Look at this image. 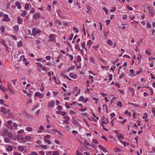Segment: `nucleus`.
<instances>
[{
    "label": "nucleus",
    "instance_id": "obj_1",
    "mask_svg": "<svg viewBox=\"0 0 155 155\" xmlns=\"http://www.w3.org/2000/svg\"><path fill=\"white\" fill-rule=\"evenodd\" d=\"M10 20V18L8 17V15L5 14L3 15V18L2 19V21L8 22Z\"/></svg>",
    "mask_w": 155,
    "mask_h": 155
},
{
    "label": "nucleus",
    "instance_id": "obj_2",
    "mask_svg": "<svg viewBox=\"0 0 155 155\" xmlns=\"http://www.w3.org/2000/svg\"><path fill=\"white\" fill-rule=\"evenodd\" d=\"M56 35L54 34H51L49 36V41H53L55 40Z\"/></svg>",
    "mask_w": 155,
    "mask_h": 155
},
{
    "label": "nucleus",
    "instance_id": "obj_3",
    "mask_svg": "<svg viewBox=\"0 0 155 155\" xmlns=\"http://www.w3.org/2000/svg\"><path fill=\"white\" fill-rule=\"evenodd\" d=\"M55 104V102L53 101H50L48 102V107L51 108H52L54 107Z\"/></svg>",
    "mask_w": 155,
    "mask_h": 155
},
{
    "label": "nucleus",
    "instance_id": "obj_4",
    "mask_svg": "<svg viewBox=\"0 0 155 155\" xmlns=\"http://www.w3.org/2000/svg\"><path fill=\"white\" fill-rule=\"evenodd\" d=\"M35 97H38L39 98H42L44 97V94L42 93L41 94L39 92H37L35 94Z\"/></svg>",
    "mask_w": 155,
    "mask_h": 155
},
{
    "label": "nucleus",
    "instance_id": "obj_5",
    "mask_svg": "<svg viewBox=\"0 0 155 155\" xmlns=\"http://www.w3.org/2000/svg\"><path fill=\"white\" fill-rule=\"evenodd\" d=\"M36 28H33L32 30V33L31 34V36H33L34 37L37 34V33H36Z\"/></svg>",
    "mask_w": 155,
    "mask_h": 155
},
{
    "label": "nucleus",
    "instance_id": "obj_6",
    "mask_svg": "<svg viewBox=\"0 0 155 155\" xmlns=\"http://www.w3.org/2000/svg\"><path fill=\"white\" fill-rule=\"evenodd\" d=\"M40 16V14L38 13H35L33 16V18L36 19L37 18H39Z\"/></svg>",
    "mask_w": 155,
    "mask_h": 155
},
{
    "label": "nucleus",
    "instance_id": "obj_7",
    "mask_svg": "<svg viewBox=\"0 0 155 155\" xmlns=\"http://www.w3.org/2000/svg\"><path fill=\"white\" fill-rule=\"evenodd\" d=\"M31 139V137L30 136L25 137V138H23V141L24 142H25L26 141H29Z\"/></svg>",
    "mask_w": 155,
    "mask_h": 155
},
{
    "label": "nucleus",
    "instance_id": "obj_8",
    "mask_svg": "<svg viewBox=\"0 0 155 155\" xmlns=\"http://www.w3.org/2000/svg\"><path fill=\"white\" fill-rule=\"evenodd\" d=\"M8 130L6 129H5L2 132V136L5 137L8 133Z\"/></svg>",
    "mask_w": 155,
    "mask_h": 155
},
{
    "label": "nucleus",
    "instance_id": "obj_9",
    "mask_svg": "<svg viewBox=\"0 0 155 155\" xmlns=\"http://www.w3.org/2000/svg\"><path fill=\"white\" fill-rule=\"evenodd\" d=\"M18 23L19 25L21 24L22 23V20L21 18L20 17L18 16L17 18Z\"/></svg>",
    "mask_w": 155,
    "mask_h": 155
},
{
    "label": "nucleus",
    "instance_id": "obj_10",
    "mask_svg": "<svg viewBox=\"0 0 155 155\" xmlns=\"http://www.w3.org/2000/svg\"><path fill=\"white\" fill-rule=\"evenodd\" d=\"M72 121L74 124L78 127H79L80 126V124L78 122L74 119H72Z\"/></svg>",
    "mask_w": 155,
    "mask_h": 155
},
{
    "label": "nucleus",
    "instance_id": "obj_11",
    "mask_svg": "<svg viewBox=\"0 0 155 155\" xmlns=\"http://www.w3.org/2000/svg\"><path fill=\"white\" fill-rule=\"evenodd\" d=\"M149 13L151 16H153L154 15V10L153 9L149 10Z\"/></svg>",
    "mask_w": 155,
    "mask_h": 155
},
{
    "label": "nucleus",
    "instance_id": "obj_12",
    "mask_svg": "<svg viewBox=\"0 0 155 155\" xmlns=\"http://www.w3.org/2000/svg\"><path fill=\"white\" fill-rule=\"evenodd\" d=\"M69 76L73 78L76 79L78 76L77 75L74 74L73 73H71L69 74Z\"/></svg>",
    "mask_w": 155,
    "mask_h": 155
},
{
    "label": "nucleus",
    "instance_id": "obj_13",
    "mask_svg": "<svg viewBox=\"0 0 155 155\" xmlns=\"http://www.w3.org/2000/svg\"><path fill=\"white\" fill-rule=\"evenodd\" d=\"M39 130H38V132L40 133L42 132V131L44 130H45V128L42 125H40V127H39Z\"/></svg>",
    "mask_w": 155,
    "mask_h": 155
},
{
    "label": "nucleus",
    "instance_id": "obj_14",
    "mask_svg": "<svg viewBox=\"0 0 155 155\" xmlns=\"http://www.w3.org/2000/svg\"><path fill=\"white\" fill-rule=\"evenodd\" d=\"M53 131L55 133H57L58 135H62L61 134V132L60 131H58L57 129H52Z\"/></svg>",
    "mask_w": 155,
    "mask_h": 155
},
{
    "label": "nucleus",
    "instance_id": "obj_15",
    "mask_svg": "<svg viewBox=\"0 0 155 155\" xmlns=\"http://www.w3.org/2000/svg\"><path fill=\"white\" fill-rule=\"evenodd\" d=\"M7 150L8 151H12L13 150L12 147L11 145H9L7 148Z\"/></svg>",
    "mask_w": 155,
    "mask_h": 155
},
{
    "label": "nucleus",
    "instance_id": "obj_16",
    "mask_svg": "<svg viewBox=\"0 0 155 155\" xmlns=\"http://www.w3.org/2000/svg\"><path fill=\"white\" fill-rule=\"evenodd\" d=\"M14 30L16 32H17L19 30V26L16 25L13 27Z\"/></svg>",
    "mask_w": 155,
    "mask_h": 155
},
{
    "label": "nucleus",
    "instance_id": "obj_17",
    "mask_svg": "<svg viewBox=\"0 0 155 155\" xmlns=\"http://www.w3.org/2000/svg\"><path fill=\"white\" fill-rule=\"evenodd\" d=\"M7 137L8 138L10 139H12L13 137L12 134L10 132H8V133Z\"/></svg>",
    "mask_w": 155,
    "mask_h": 155
},
{
    "label": "nucleus",
    "instance_id": "obj_18",
    "mask_svg": "<svg viewBox=\"0 0 155 155\" xmlns=\"http://www.w3.org/2000/svg\"><path fill=\"white\" fill-rule=\"evenodd\" d=\"M1 111L5 114L7 113V111H6V108L3 107H1Z\"/></svg>",
    "mask_w": 155,
    "mask_h": 155
},
{
    "label": "nucleus",
    "instance_id": "obj_19",
    "mask_svg": "<svg viewBox=\"0 0 155 155\" xmlns=\"http://www.w3.org/2000/svg\"><path fill=\"white\" fill-rule=\"evenodd\" d=\"M15 5L19 9H20L21 8V5L18 2H15Z\"/></svg>",
    "mask_w": 155,
    "mask_h": 155
},
{
    "label": "nucleus",
    "instance_id": "obj_20",
    "mask_svg": "<svg viewBox=\"0 0 155 155\" xmlns=\"http://www.w3.org/2000/svg\"><path fill=\"white\" fill-rule=\"evenodd\" d=\"M18 150L21 152L23 151L24 150V148L23 146L20 145L18 147Z\"/></svg>",
    "mask_w": 155,
    "mask_h": 155
},
{
    "label": "nucleus",
    "instance_id": "obj_21",
    "mask_svg": "<svg viewBox=\"0 0 155 155\" xmlns=\"http://www.w3.org/2000/svg\"><path fill=\"white\" fill-rule=\"evenodd\" d=\"M1 32L2 33H4L5 32V27L4 26H1L0 28Z\"/></svg>",
    "mask_w": 155,
    "mask_h": 155
},
{
    "label": "nucleus",
    "instance_id": "obj_22",
    "mask_svg": "<svg viewBox=\"0 0 155 155\" xmlns=\"http://www.w3.org/2000/svg\"><path fill=\"white\" fill-rule=\"evenodd\" d=\"M16 138L18 139H19L21 140H23V137L21 135H17V136Z\"/></svg>",
    "mask_w": 155,
    "mask_h": 155
},
{
    "label": "nucleus",
    "instance_id": "obj_23",
    "mask_svg": "<svg viewBox=\"0 0 155 155\" xmlns=\"http://www.w3.org/2000/svg\"><path fill=\"white\" fill-rule=\"evenodd\" d=\"M0 41L2 42L4 46H6L5 41L4 39L1 38H0Z\"/></svg>",
    "mask_w": 155,
    "mask_h": 155
},
{
    "label": "nucleus",
    "instance_id": "obj_24",
    "mask_svg": "<svg viewBox=\"0 0 155 155\" xmlns=\"http://www.w3.org/2000/svg\"><path fill=\"white\" fill-rule=\"evenodd\" d=\"M75 68L74 66H72L71 67H70L67 70V72H68L69 71L71 70H73Z\"/></svg>",
    "mask_w": 155,
    "mask_h": 155
},
{
    "label": "nucleus",
    "instance_id": "obj_25",
    "mask_svg": "<svg viewBox=\"0 0 155 155\" xmlns=\"http://www.w3.org/2000/svg\"><path fill=\"white\" fill-rule=\"evenodd\" d=\"M4 140L5 141V142L6 143H9L10 142V140L8 139V138H7V137H5L4 138Z\"/></svg>",
    "mask_w": 155,
    "mask_h": 155
},
{
    "label": "nucleus",
    "instance_id": "obj_26",
    "mask_svg": "<svg viewBox=\"0 0 155 155\" xmlns=\"http://www.w3.org/2000/svg\"><path fill=\"white\" fill-rule=\"evenodd\" d=\"M75 48L78 50H80V48L79 45L78 44H76L75 46Z\"/></svg>",
    "mask_w": 155,
    "mask_h": 155
},
{
    "label": "nucleus",
    "instance_id": "obj_27",
    "mask_svg": "<svg viewBox=\"0 0 155 155\" xmlns=\"http://www.w3.org/2000/svg\"><path fill=\"white\" fill-rule=\"evenodd\" d=\"M107 43L110 45H113L112 41L110 40H108L107 41Z\"/></svg>",
    "mask_w": 155,
    "mask_h": 155
},
{
    "label": "nucleus",
    "instance_id": "obj_28",
    "mask_svg": "<svg viewBox=\"0 0 155 155\" xmlns=\"http://www.w3.org/2000/svg\"><path fill=\"white\" fill-rule=\"evenodd\" d=\"M6 127L7 128H8V129H12L13 127L12 126V125H8L7 124L6 125Z\"/></svg>",
    "mask_w": 155,
    "mask_h": 155
},
{
    "label": "nucleus",
    "instance_id": "obj_29",
    "mask_svg": "<svg viewBox=\"0 0 155 155\" xmlns=\"http://www.w3.org/2000/svg\"><path fill=\"white\" fill-rule=\"evenodd\" d=\"M44 140L47 143H48V144H50L51 143V141L49 140H48L47 139H46L45 138L44 139Z\"/></svg>",
    "mask_w": 155,
    "mask_h": 155
},
{
    "label": "nucleus",
    "instance_id": "obj_30",
    "mask_svg": "<svg viewBox=\"0 0 155 155\" xmlns=\"http://www.w3.org/2000/svg\"><path fill=\"white\" fill-rule=\"evenodd\" d=\"M117 105L119 106L120 107H122V103L120 101H119L117 104Z\"/></svg>",
    "mask_w": 155,
    "mask_h": 155
},
{
    "label": "nucleus",
    "instance_id": "obj_31",
    "mask_svg": "<svg viewBox=\"0 0 155 155\" xmlns=\"http://www.w3.org/2000/svg\"><path fill=\"white\" fill-rule=\"evenodd\" d=\"M148 117V114L147 113H145L143 117V118L145 119L146 118Z\"/></svg>",
    "mask_w": 155,
    "mask_h": 155
},
{
    "label": "nucleus",
    "instance_id": "obj_32",
    "mask_svg": "<svg viewBox=\"0 0 155 155\" xmlns=\"http://www.w3.org/2000/svg\"><path fill=\"white\" fill-rule=\"evenodd\" d=\"M147 26L148 28H151V25L149 21H147Z\"/></svg>",
    "mask_w": 155,
    "mask_h": 155
},
{
    "label": "nucleus",
    "instance_id": "obj_33",
    "mask_svg": "<svg viewBox=\"0 0 155 155\" xmlns=\"http://www.w3.org/2000/svg\"><path fill=\"white\" fill-rule=\"evenodd\" d=\"M10 36L12 37L14 40H17V37L16 35H10Z\"/></svg>",
    "mask_w": 155,
    "mask_h": 155
},
{
    "label": "nucleus",
    "instance_id": "obj_34",
    "mask_svg": "<svg viewBox=\"0 0 155 155\" xmlns=\"http://www.w3.org/2000/svg\"><path fill=\"white\" fill-rule=\"evenodd\" d=\"M81 61V58L80 56L78 55V56L77 58V61L78 62H80Z\"/></svg>",
    "mask_w": 155,
    "mask_h": 155
},
{
    "label": "nucleus",
    "instance_id": "obj_35",
    "mask_svg": "<svg viewBox=\"0 0 155 155\" xmlns=\"http://www.w3.org/2000/svg\"><path fill=\"white\" fill-rule=\"evenodd\" d=\"M51 118L50 115H47L46 116V118H47V120L48 123H50V121L48 118Z\"/></svg>",
    "mask_w": 155,
    "mask_h": 155
},
{
    "label": "nucleus",
    "instance_id": "obj_36",
    "mask_svg": "<svg viewBox=\"0 0 155 155\" xmlns=\"http://www.w3.org/2000/svg\"><path fill=\"white\" fill-rule=\"evenodd\" d=\"M33 129L31 127H27L26 128V130L27 131H31Z\"/></svg>",
    "mask_w": 155,
    "mask_h": 155
},
{
    "label": "nucleus",
    "instance_id": "obj_37",
    "mask_svg": "<svg viewBox=\"0 0 155 155\" xmlns=\"http://www.w3.org/2000/svg\"><path fill=\"white\" fill-rule=\"evenodd\" d=\"M28 155H38V154L35 152H32L31 153Z\"/></svg>",
    "mask_w": 155,
    "mask_h": 155
},
{
    "label": "nucleus",
    "instance_id": "obj_38",
    "mask_svg": "<svg viewBox=\"0 0 155 155\" xmlns=\"http://www.w3.org/2000/svg\"><path fill=\"white\" fill-rule=\"evenodd\" d=\"M27 12L26 11L24 10L23 11V13L21 14V16H23V17H24L26 15V14Z\"/></svg>",
    "mask_w": 155,
    "mask_h": 155
},
{
    "label": "nucleus",
    "instance_id": "obj_39",
    "mask_svg": "<svg viewBox=\"0 0 155 155\" xmlns=\"http://www.w3.org/2000/svg\"><path fill=\"white\" fill-rule=\"evenodd\" d=\"M125 147H126V145L128 146L129 145V143H127L125 141H124L122 143Z\"/></svg>",
    "mask_w": 155,
    "mask_h": 155
},
{
    "label": "nucleus",
    "instance_id": "obj_40",
    "mask_svg": "<svg viewBox=\"0 0 155 155\" xmlns=\"http://www.w3.org/2000/svg\"><path fill=\"white\" fill-rule=\"evenodd\" d=\"M116 68V67L115 65H113L110 68V69L112 71H114V69Z\"/></svg>",
    "mask_w": 155,
    "mask_h": 155
},
{
    "label": "nucleus",
    "instance_id": "obj_41",
    "mask_svg": "<svg viewBox=\"0 0 155 155\" xmlns=\"http://www.w3.org/2000/svg\"><path fill=\"white\" fill-rule=\"evenodd\" d=\"M84 99V97L83 96H81L78 99V101H83Z\"/></svg>",
    "mask_w": 155,
    "mask_h": 155
},
{
    "label": "nucleus",
    "instance_id": "obj_42",
    "mask_svg": "<svg viewBox=\"0 0 155 155\" xmlns=\"http://www.w3.org/2000/svg\"><path fill=\"white\" fill-rule=\"evenodd\" d=\"M54 153H53L52 155H59V153L58 151H55L52 152Z\"/></svg>",
    "mask_w": 155,
    "mask_h": 155
},
{
    "label": "nucleus",
    "instance_id": "obj_43",
    "mask_svg": "<svg viewBox=\"0 0 155 155\" xmlns=\"http://www.w3.org/2000/svg\"><path fill=\"white\" fill-rule=\"evenodd\" d=\"M86 44V43L85 42H83L81 44V47L83 48H85V45Z\"/></svg>",
    "mask_w": 155,
    "mask_h": 155
},
{
    "label": "nucleus",
    "instance_id": "obj_44",
    "mask_svg": "<svg viewBox=\"0 0 155 155\" xmlns=\"http://www.w3.org/2000/svg\"><path fill=\"white\" fill-rule=\"evenodd\" d=\"M40 147L44 149H46L47 148V146L43 144H41Z\"/></svg>",
    "mask_w": 155,
    "mask_h": 155
},
{
    "label": "nucleus",
    "instance_id": "obj_45",
    "mask_svg": "<svg viewBox=\"0 0 155 155\" xmlns=\"http://www.w3.org/2000/svg\"><path fill=\"white\" fill-rule=\"evenodd\" d=\"M41 86L40 90L41 91L43 92L44 91V87L42 84H41Z\"/></svg>",
    "mask_w": 155,
    "mask_h": 155
},
{
    "label": "nucleus",
    "instance_id": "obj_46",
    "mask_svg": "<svg viewBox=\"0 0 155 155\" xmlns=\"http://www.w3.org/2000/svg\"><path fill=\"white\" fill-rule=\"evenodd\" d=\"M103 9L105 11L106 14L107 15L108 14V9L104 7L103 8Z\"/></svg>",
    "mask_w": 155,
    "mask_h": 155
},
{
    "label": "nucleus",
    "instance_id": "obj_47",
    "mask_svg": "<svg viewBox=\"0 0 155 155\" xmlns=\"http://www.w3.org/2000/svg\"><path fill=\"white\" fill-rule=\"evenodd\" d=\"M103 33H104V36L105 37H106L107 35L109 34V33H108V31H104L103 32Z\"/></svg>",
    "mask_w": 155,
    "mask_h": 155
},
{
    "label": "nucleus",
    "instance_id": "obj_48",
    "mask_svg": "<svg viewBox=\"0 0 155 155\" xmlns=\"http://www.w3.org/2000/svg\"><path fill=\"white\" fill-rule=\"evenodd\" d=\"M124 76V73H122L119 76V78L120 79H122L123 77Z\"/></svg>",
    "mask_w": 155,
    "mask_h": 155
},
{
    "label": "nucleus",
    "instance_id": "obj_49",
    "mask_svg": "<svg viewBox=\"0 0 155 155\" xmlns=\"http://www.w3.org/2000/svg\"><path fill=\"white\" fill-rule=\"evenodd\" d=\"M73 36H74L73 34L71 33V36L69 38L68 40L69 41H71L72 40V38H73Z\"/></svg>",
    "mask_w": 155,
    "mask_h": 155
},
{
    "label": "nucleus",
    "instance_id": "obj_50",
    "mask_svg": "<svg viewBox=\"0 0 155 155\" xmlns=\"http://www.w3.org/2000/svg\"><path fill=\"white\" fill-rule=\"evenodd\" d=\"M90 61L91 62L94 63V60L93 57H91L90 58Z\"/></svg>",
    "mask_w": 155,
    "mask_h": 155
},
{
    "label": "nucleus",
    "instance_id": "obj_51",
    "mask_svg": "<svg viewBox=\"0 0 155 155\" xmlns=\"http://www.w3.org/2000/svg\"><path fill=\"white\" fill-rule=\"evenodd\" d=\"M38 105H36L35 106H34L32 108V109L31 110H32L33 111L37 108L38 107Z\"/></svg>",
    "mask_w": 155,
    "mask_h": 155
},
{
    "label": "nucleus",
    "instance_id": "obj_52",
    "mask_svg": "<svg viewBox=\"0 0 155 155\" xmlns=\"http://www.w3.org/2000/svg\"><path fill=\"white\" fill-rule=\"evenodd\" d=\"M93 48L96 50H97L98 48V45H96L94 46L93 47Z\"/></svg>",
    "mask_w": 155,
    "mask_h": 155
},
{
    "label": "nucleus",
    "instance_id": "obj_53",
    "mask_svg": "<svg viewBox=\"0 0 155 155\" xmlns=\"http://www.w3.org/2000/svg\"><path fill=\"white\" fill-rule=\"evenodd\" d=\"M24 132V130H19L17 132V133L18 134H22Z\"/></svg>",
    "mask_w": 155,
    "mask_h": 155
},
{
    "label": "nucleus",
    "instance_id": "obj_54",
    "mask_svg": "<svg viewBox=\"0 0 155 155\" xmlns=\"http://www.w3.org/2000/svg\"><path fill=\"white\" fill-rule=\"evenodd\" d=\"M152 112L154 116H155V108L153 107L152 109Z\"/></svg>",
    "mask_w": 155,
    "mask_h": 155
},
{
    "label": "nucleus",
    "instance_id": "obj_55",
    "mask_svg": "<svg viewBox=\"0 0 155 155\" xmlns=\"http://www.w3.org/2000/svg\"><path fill=\"white\" fill-rule=\"evenodd\" d=\"M101 126H102V127H103V129L104 130H105L106 131H108V130L107 129H106V128H105V125H104L103 124H102Z\"/></svg>",
    "mask_w": 155,
    "mask_h": 155
},
{
    "label": "nucleus",
    "instance_id": "obj_56",
    "mask_svg": "<svg viewBox=\"0 0 155 155\" xmlns=\"http://www.w3.org/2000/svg\"><path fill=\"white\" fill-rule=\"evenodd\" d=\"M101 138H102L104 140H105L107 141H108V140L107 139V138H106V137L104 136H101Z\"/></svg>",
    "mask_w": 155,
    "mask_h": 155
},
{
    "label": "nucleus",
    "instance_id": "obj_57",
    "mask_svg": "<svg viewBox=\"0 0 155 155\" xmlns=\"http://www.w3.org/2000/svg\"><path fill=\"white\" fill-rule=\"evenodd\" d=\"M61 115L64 116L67 114V113L66 112L62 111L61 112Z\"/></svg>",
    "mask_w": 155,
    "mask_h": 155
},
{
    "label": "nucleus",
    "instance_id": "obj_58",
    "mask_svg": "<svg viewBox=\"0 0 155 155\" xmlns=\"http://www.w3.org/2000/svg\"><path fill=\"white\" fill-rule=\"evenodd\" d=\"M87 110V108H82V107L81 109H80L79 110L81 111H85L86 110Z\"/></svg>",
    "mask_w": 155,
    "mask_h": 155
},
{
    "label": "nucleus",
    "instance_id": "obj_59",
    "mask_svg": "<svg viewBox=\"0 0 155 155\" xmlns=\"http://www.w3.org/2000/svg\"><path fill=\"white\" fill-rule=\"evenodd\" d=\"M146 54L148 55H150L151 54L150 52L148 50H146Z\"/></svg>",
    "mask_w": 155,
    "mask_h": 155
},
{
    "label": "nucleus",
    "instance_id": "obj_60",
    "mask_svg": "<svg viewBox=\"0 0 155 155\" xmlns=\"http://www.w3.org/2000/svg\"><path fill=\"white\" fill-rule=\"evenodd\" d=\"M93 142L95 144H97L98 143V141L97 140L95 139H93L92 140Z\"/></svg>",
    "mask_w": 155,
    "mask_h": 155
},
{
    "label": "nucleus",
    "instance_id": "obj_61",
    "mask_svg": "<svg viewBox=\"0 0 155 155\" xmlns=\"http://www.w3.org/2000/svg\"><path fill=\"white\" fill-rule=\"evenodd\" d=\"M18 46L19 47L21 46L22 45L21 41H20L18 42Z\"/></svg>",
    "mask_w": 155,
    "mask_h": 155
},
{
    "label": "nucleus",
    "instance_id": "obj_62",
    "mask_svg": "<svg viewBox=\"0 0 155 155\" xmlns=\"http://www.w3.org/2000/svg\"><path fill=\"white\" fill-rule=\"evenodd\" d=\"M51 7L50 5H49L48 6L47 8L48 10L49 11H50L51 10Z\"/></svg>",
    "mask_w": 155,
    "mask_h": 155
},
{
    "label": "nucleus",
    "instance_id": "obj_63",
    "mask_svg": "<svg viewBox=\"0 0 155 155\" xmlns=\"http://www.w3.org/2000/svg\"><path fill=\"white\" fill-rule=\"evenodd\" d=\"M57 108L58 110H60L62 109V108L60 105H58L57 107Z\"/></svg>",
    "mask_w": 155,
    "mask_h": 155
},
{
    "label": "nucleus",
    "instance_id": "obj_64",
    "mask_svg": "<svg viewBox=\"0 0 155 155\" xmlns=\"http://www.w3.org/2000/svg\"><path fill=\"white\" fill-rule=\"evenodd\" d=\"M46 59L48 61L50 60L51 59V57L49 56H47L46 57Z\"/></svg>",
    "mask_w": 155,
    "mask_h": 155
}]
</instances>
